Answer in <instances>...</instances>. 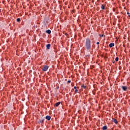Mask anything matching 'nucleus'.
Instances as JSON below:
<instances>
[{"label": "nucleus", "mask_w": 130, "mask_h": 130, "mask_svg": "<svg viewBox=\"0 0 130 130\" xmlns=\"http://www.w3.org/2000/svg\"><path fill=\"white\" fill-rule=\"evenodd\" d=\"M96 44H97L98 45H99V44H100L99 42H98L96 43Z\"/></svg>", "instance_id": "aec40b11"}, {"label": "nucleus", "mask_w": 130, "mask_h": 130, "mask_svg": "<svg viewBox=\"0 0 130 130\" xmlns=\"http://www.w3.org/2000/svg\"><path fill=\"white\" fill-rule=\"evenodd\" d=\"M84 45L85 49H86L87 51H90L91 49V40L89 38L86 39Z\"/></svg>", "instance_id": "f257e3e1"}, {"label": "nucleus", "mask_w": 130, "mask_h": 130, "mask_svg": "<svg viewBox=\"0 0 130 130\" xmlns=\"http://www.w3.org/2000/svg\"><path fill=\"white\" fill-rule=\"evenodd\" d=\"M113 46H114V43H111L109 44V47H110V48H111V47H113Z\"/></svg>", "instance_id": "423d86ee"}, {"label": "nucleus", "mask_w": 130, "mask_h": 130, "mask_svg": "<svg viewBox=\"0 0 130 130\" xmlns=\"http://www.w3.org/2000/svg\"><path fill=\"white\" fill-rule=\"evenodd\" d=\"M100 36H101V37H103V36H104V35H100Z\"/></svg>", "instance_id": "6ab92c4d"}, {"label": "nucleus", "mask_w": 130, "mask_h": 130, "mask_svg": "<svg viewBox=\"0 0 130 130\" xmlns=\"http://www.w3.org/2000/svg\"><path fill=\"white\" fill-rule=\"evenodd\" d=\"M74 89H77V86H74Z\"/></svg>", "instance_id": "412c9836"}, {"label": "nucleus", "mask_w": 130, "mask_h": 130, "mask_svg": "<svg viewBox=\"0 0 130 130\" xmlns=\"http://www.w3.org/2000/svg\"><path fill=\"white\" fill-rule=\"evenodd\" d=\"M102 129H103V130H107V126H106V125L102 127Z\"/></svg>", "instance_id": "9d476101"}, {"label": "nucleus", "mask_w": 130, "mask_h": 130, "mask_svg": "<svg viewBox=\"0 0 130 130\" xmlns=\"http://www.w3.org/2000/svg\"><path fill=\"white\" fill-rule=\"evenodd\" d=\"M72 81H71V80H68V83H71Z\"/></svg>", "instance_id": "a211bd4d"}, {"label": "nucleus", "mask_w": 130, "mask_h": 130, "mask_svg": "<svg viewBox=\"0 0 130 130\" xmlns=\"http://www.w3.org/2000/svg\"><path fill=\"white\" fill-rule=\"evenodd\" d=\"M101 8L102 10H105V6H104L103 5H101Z\"/></svg>", "instance_id": "f8f14e48"}, {"label": "nucleus", "mask_w": 130, "mask_h": 130, "mask_svg": "<svg viewBox=\"0 0 130 130\" xmlns=\"http://www.w3.org/2000/svg\"><path fill=\"white\" fill-rule=\"evenodd\" d=\"M115 62V61H113V63H114Z\"/></svg>", "instance_id": "4be33fe9"}, {"label": "nucleus", "mask_w": 130, "mask_h": 130, "mask_svg": "<svg viewBox=\"0 0 130 130\" xmlns=\"http://www.w3.org/2000/svg\"><path fill=\"white\" fill-rule=\"evenodd\" d=\"M115 60L116 61H118V57H116Z\"/></svg>", "instance_id": "2eb2a0df"}, {"label": "nucleus", "mask_w": 130, "mask_h": 130, "mask_svg": "<svg viewBox=\"0 0 130 130\" xmlns=\"http://www.w3.org/2000/svg\"><path fill=\"white\" fill-rule=\"evenodd\" d=\"M81 87H82V89H86V86H85V85H83L81 86Z\"/></svg>", "instance_id": "ddd939ff"}, {"label": "nucleus", "mask_w": 130, "mask_h": 130, "mask_svg": "<svg viewBox=\"0 0 130 130\" xmlns=\"http://www.w3.org/2000/svg\"><path fill=\"white\" fill-rule=\"evenodd\" d=\"M75 93H78V89H75Z\"/></svg>", "instance_id": "dca6fc26"}, {"label": "nucleus", "mask_w": 130, "mask_h": 130, "mask_svg": "<svg viewBox=\"0 0 130 130\" xmlns=\"http://www.w3.org/2000/svg\"><path fill=\"white\" fill-rule=\"evenodd\" d=\"M51 119V117H50V116H46V119H47V120H50V119Z\"/></svg>", "instance_id": "20e7f679"}, {"label": "nucleus", "mask_w": 130, "mask_h": 130, "mask_svg": "<svg viewBox=\"0 0 130 130\" xmlns=\"http://www.w3.org/2000/svg\"><path fill=\"white\" fill-rule=\"evenodd\" d=\"M48 70V66L45 65L44 67L42 68V71L43 72H46Z\"/></svg>", "instance_id": "f03ea898"}, {"label": "nucleus", "mask_w": 130, "mask_h": 130, "mask_svg": "<svg viewBox=\"0 0 130 130\" xmlns=\"http://www.w3.org/2000/svg\"><path fill=\"white\" fill-rule=\"evenodd\" d=\"M60 104V102H59L55 104L54 106H55L56 107H57V106H58Z\"/></svg>", "instance_id": "0eeeda50"}, {"label": "nucleus", "mask_w": 130, "mask_h": 130, "mask_svg": "<svg viewBox=\"0 0 130 130\" xmlns=\"http://www.w3.org/2000/svg\"><path fill=\"white\" fill-rule=\"evenodd\" d=\"M46 33H47L48 34H50L51 33V30H50V29H48L46 30Z\"/></svg>", "instance_id": "1a4fd4ad"}, {"label": "nucleus", "mask_w": 130, "mask_h": 130, "mask_svg": "<svg viewBox=\"0 0 130 130\" xmlns=\"http://www.w3.org/2000/svg\"><path fill=\"white\" fill-rule=\"evenodd\" d=\"M127 15H128V17H130V13H129V12H127Z\"/></svg>", "instance_id": "f3484780"}, {"label": "nucleus", "mask_w": 130, "mask_h": 130, "mask_svg": "<svg viewBox=\"0 0 130 130\" xmlns=\"http://www.w3.org/2000/svg\"><path fill=\"white\" fill-rule=\"evenodd\" d=\"M121 89H122V90L123 91H127V86H122L121 87Z\"/></svg>", "instance_id": "7ed1b4c3"}, {"label": "nucleus", "mask_w": 130, "mask_h": 130, "mask_svg": "<svg viewBox=\"0 0 130 130\" xmlns=\"http://www.w3.org/2000/svg\"><path fill=\"white\" fill-rule=\"evenodd\" d=\"M44 119H41L40 120H39V122L40 123H43V122H44Z\"/></svg>", "instance_id": "9b49d317"}, {"label": "nucleus", "mask_w": 130, "mask_h": 130, "mask_svg": "<svg viewBox=\"0 0 130 130\" xmlns=\"http://www.w3.org/2000/svg\"><path fill=\"white\" fill-rule=\"evenodd\" d=\"M51 46V45H50L49 44L46 45L47 49H50Z\"/></svg>", "instance_id": "39448f33"}, {"label": "nucleus", "mask_w": 130, "mask_h": 130, "mask_svg": "<svg viewBox=\"0 0 130 130\" xmlns=\"http://www.w3.org/2000/svg\"><path fill=\"white\" fill-rule=\"evenodd\" d=\"M17 22H21V19H20V18H17Z\"/></svg>", "instance_id": "4468645a"}, {"label": "nucleus", "mask_w": 130, "mask_h": 130, "mask_svg": "<svg viewBox=\"0 0 130 130\" xmlns=\"http://www.w3.org/2000/svg\"><path fill=\"white\" fill-rule=\"evenodd\" d=\"M112 120L114 122H115V123H117L118 122L117 121V120H116V119L115 118H113Z\"/></svg>", "instance_id": "6e6552de"}]
</instances>
